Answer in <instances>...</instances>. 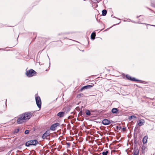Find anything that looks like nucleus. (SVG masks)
<instances>
[{
  "mask_svg": "<svg viewBox=\"0 0 155 155\" xmlns=\"http://www.w3.org/2000/svg\"><path fill=\"white\" fill-rule=\"evenodd\" d=\"M148 137L147 136H145L143 139V144L146 143L147 142Z\"/></svg>",
  "mask_w": 155,
  "mask_h": 155,
  "instance_id": "12",
  "label": "nucleus"
},
{
  "mask_svg": "<svg viewBox=\"0 0 155 155\" xmlns=\"http://www.w3.org/2000/svg\"><path fill=\"white\" fill-rule=\"evenodd\" d=\"M32 114L29 112H26L19 115L17 121L18 124H22L28 121L32 117Z\"/></svg>",
  "mask_w": 155,
  "mask_h": 155,
  "instance_id": "1",
  "label": "nucleus"
},
{
  "mask_svg": "<svg viewBox=\"0 0 155 155\" xmlns=\"http://www.w3.org/2000/svg\"><path fill=\"white\" fill-rule=\"evenodd\" d=\"M91 112L89 110H87L86 112V114L88 116H90L91 115Z\"/></svg>",
  "mask_w": 155,
  "mask_h": 155,
  "instance_id": "16",
  "label": "nucleus"
},
{
  "mask_svg": "<svg viewBox=\"0 0 155 155\" xmlns=\"http://www.w3.org/2000/svg\"><path fill=\"white\" fill-rule=\"evenodd\" d=\"M108 153V151H103L102 153V155H107Z\"/></svg>",
  "mask_w": 155,
  "mask_h": 155,
  "instance_id": "17",
  "label": "nucleus"
},
{
  "mask_svg": "<svg viewBox=\"0 0 155 155\" xmlns=\"http://www.w3.org/2000/svg\"><path fill=\"white\" fill-rule=\"evenodd\" d=\"M118 111V110L116 108H113L112 109L111 111L113 114L116 113Z\"/></svg>",
  "mask_w": 155,
  "mask_h": 155,
  "instance_id": "14",
  "label": "nucleus"
},
{
  "mask_svg": "<svg viewBox=\"0 0 155 155\" xmlns=\"http://www.w3.org/2000/svg\"><path fill=\"white\" fill-rule=\"evenodd\" d=\"M126 76L128 80H130V81H140L134 78H131L130 75L128 74L126 75Z\"/></svg>",
  "mask_w": 155,
  "mask_h": 155,
  "instance_id": "7",
  "label": "nucleus"
},
{
  "mask_svg": "<svg viewBox=\"0 0 155 155\" xmlns=\"http://www.w3.org/2000/svg\"><path fill=\"white\" fill-rule=\"evenodd\" d=\"M97 155H99V154H98Z\"/></svg>",
  "mask_w": 155,
  "mask_h": 155,
  "instance_id": "28",
  "label": "nucleus"
},
{
  "mask_svg": "<svg viewBox=\"0 0 155 155\" xmlns=\"http://www.w3.org/2000/svg\"><path fill=\"white\" fill-rule=\"evenodd\" d=\"M50 132L49 130H47L43 134L42 136V138L43 139H48V137L50 136Z\"/></svg>",
  "mask_w": 155,
  "mask_h": 155,
  "instance_id": "6",
  "label": "nucleus"
},
{
  "mask_svg": "<svg viewBox=\"0 0 155 155\" xmlns=\"http://www.w3.org/2000/svg\"><path fill=\"white\" fill-rule=\"evenodd\" d=\"M19 129H16V130H15V131H14V132L15 133H17L18 132H19Z\"/></svg>",
  "mask_w": 155,
  "mask_h": 155,
  "instance_id": "20",
  "label": "nucleus"
},
{
  "mask_svg": "<svg viewBox=\"0 0 155 155\" xmlns=\"http://www.w3.org/2000/svg\"><path fill=\"white\" fill-rule=\"evenodd\" d=\"M35 98L36 104L39 108L41 107V98L39 96H37L36 95H35Z\"/></svg>",
  "mask_w": 155,
  "mask_h": 155,
  "instance_id": "3",
  "label": "nucleus"
},
{
  "mask_svg": "<svg viewBox=\"0 0 155 155\" xmlns=\"http://www.w3.org/2000/svg\"><path fill=\"white\" fill-rule=\"evenodd\" d=\"M138 23H140L139 22H138Z\"/></svg>",
  "mask_w": 155,
  "mask_h": 155,
  "instance_id": "27",
  "label": "nucleus"
},
{
  "mask_svg": "<svg viewBox=\"0 0 155 155\" xmlns=\"http://www.w3.org/2000/svg\"><path fill=\"white\" fill-rule=\"evenodd\" d=\"M60 124L58 123L53 124L50 127V129L51 130L54 131L56 130L57 127Z\"/></svg>",
  "mask_w": 155,
  "mask_h": 155,
  "instance_id": "5",
  "label": "nucleus"
},
{
  "mask_svg": "<svg viewBox=\"0 0 155 155\" xmlns=\"http://www.w3.org/2000/svg\"><path fill=\"white\" fill-rule=\"evenodd\" d=\"M107 13V11L105 9H104L102 11V15L103 16H105Z\"/></svg>",
  "mask_w": 155,
  "mask_h": 155,
  "instance_id": "15",
  "label": "nucleus"
},
{
  "mask_svg": "<svg viewBox=\"0 0 155 155\" xmlns=\"http://www.w3.org/2000/svg\"><path fill=\"white\" fill-rule=\"evenodd\" d=\"M92 85H87L86 86H84L81 89V91H82L84 89H87L90 88L91 87H92L94 86V84H92Z\"/></svg>",
  "mask_w": 155,
  "mask_h": 155,
  "instance_id": "9",
  "label": "nucleus"
},
{
  "mask_svg": "<svg viewBox=\"0 0 155 155\" xmlns=\"http://www.w3.org/2000/svg\"><path fill=\"white\" fill-rule=\"evenodd\" d=\"M145 123L144 120L141 119L139 120V122L138 123L139 126H140L143 125Z\"/></svg>",
  "mask_w": 155,
  "mask_h": 155,
  "instance_id": "10",
  "label": "nucleus"
},
{
  "mask_svg": "<svg viewBox=\"0 0 155 155\" xmlns=\"http://www.w3.org/2000/svg\"><path fill=\"white\" fill-rule=\"evenodd\" d=\"M122 129H123V131H125L126 130L125 128L123 127Z\"/></svg>",
  "mask_w": 155,
  "mask_h": 155,
  "instance_id": "22",
  "label": "nucleus"
},
{
  "mask_svg": "<svg viewBox=\"0 0 155 155\" xmlns=\"http://www.w3.org/2000/svg\"><path fill=\"white\" fill-rule=\"evenodd\" d=\"M38 143V141L35 140H32L27 142L25 144L26 146L30 145H35Z\"/></svg>",
  "mask_w": 155,
  "mask_h": 155,
  "instance_id": "4",
  "label": "nucleus"
},
{
  "mask_svg": "<svg viewBox=\"0 0 155 155\" xmlns=\"http://www.w3.org/2000/svg\"><path fill=\"white\" fill-rule=\"evenodd\" d=\"M142 16H143V15H140V16H137V18H138L139 17H142Z\"/></svg>",
  "mask_w": 155,
  "mask_h": 155,
  "instance_id": "23",
  "label": "nucleus"
},
{
  "mask_svg": "<svg viewBox=\"0 0 155 155\" xmlns=\"http://www.w3.org/2000/svg\"><path fill=\"white\" fill-rule=\"evenodd\" d=\"M66 145L67 146V147L69 148L70 146L71 143H70L67 142L66 143Z\"/></svg>",
  "mask_w": 155,
  "mask_h": 155,
  "instance_id": "19",
  "label": "nucleus"
},
{
  "mask_svg": "<svg viewBox=\"0 0 155 155\" xmlns=\"http://www.w3.org/2000/svg\"><path fill=\"white\" fill-rule=\"evenodd\" d=\"M133 117L134 118H136V117L135 116H130L129 117V120H130L133 118Z\"/></svg>",
  "mask_w": 155,
  "mask_h": 155,
  "instance_id": "18",
  "label": "nucleus"
},
{
  "mask_svg": "<svg viewBox=\"0 0 155 155\" xmlns=\"http://www.w3.org/2000/svg\"><path fill=\"white\" fill-rule=\"evenodd\" d=\"M134 155H137V154H134Z\"/></svg>",
  "mask_w": 155,
  "mask_h": 155,
  "instance_id": "25",
  "label": "nucleus"
},
{
  "mask_svg": "<svg viewBox=\"0 0 155 155\" xmlns=\"http://www.w3.org/2000/svg\"><path fill=\"white\" fill-rule=\"evenodd\" d=\"M1 25V24H0V25Z\"/></svg>",
  "mask_w": 155,
  "mask_h": 155,
  "instance_id": "29",
  "label": "nucleus"
},
{
  "mask_svg": "<svg viewBox=\"0 0 155 155\" xmlns=\"http://www.w3.org/2000/svg\"><path fill=\"white\" fill-rule=\"evenodd\" d=\"M102 123V124L104 125H108L110 123V121L107 119L103 120Z\"/></svg>",
  "mask_w": 155,
  "mask_h": 155,
  "instance_id": "8",
  "label": "nucleus"
},
{
  "mask_svg": "<svg viewBox=\"0 0 155 155\" xmlns=\"http://www.w3.org/2000/svg\"><path fill=\"white\" fill-rule=\"evenodd\" d=\"M36 74L35 71L32 69L29 70H26L25 73L26 75L28 77H32L34 76Z\"/></svg>",
  "mask_w": 155,
  "mask_h": 155,
  "instance_id": "2",
  "label": "nucleus"
},
{
  "mask_svg": "<svg viewBox=\"0 0 155 155\" xmlns=\"http://www.w3.org/2000/svg\"><path fill=\"white\" fill-rule=\"evenodd\" d=\"M25 133L26 134H28L29 133V130H26L25 131Z\"/></svg>",
  "mask_w": 155,
  "mask_h": 155,
  "instance_id": "21",
  "label": "nucleus"
},
{
  "mask_svg": "<svg viewBox=\"0 0 155 155\" xmlns=\"http://www.w3.org/2000/svg\"><path fill=\"white\" fill-rule=\"evenodd\" d=\"M96 34L95 32H93L91 35V38L92 39L94 40L95 38Z\"/></svg>",
  "mask_w": 155,
  "mask_h": 155,
  "instance_id": "13",
  "label": "nucleus"
},
{
  "mask_svg": "<svg viewBox=\"0 0 155 155\" xmlns=\"http://www.w3.org/2000/svg\"><path fill=\"white\" fill-rule=\"evenodd\" d=\"M64 114V112H59L57 114V116L60 117H63Z\"/></svg>",
  "mask_w": 155,
  "mask_h": 155,
  "instance_id": "11",
  "label": "nucleus"
},
{
  "mask_svg": "<svg viewBox=\"0 0 155 155\" xmlns=\"http://www.w3.org/2000/svg\"><path fill=\"white\" fill-rule=\"evenodd\" d=\"M152 26H155V25H151Z\"/></svg>",
  "mask_w": 155,
  "mask_h": 155,
  "instance_id": "26",
  "label": "nucleus"
},
{
  "mask_svg": "<svg viewBox=\"0 0 155 155\" xmlns=\"http://www.w3.org/2000/svg\"><path fill=\"white\" fill-rule=\"evenodd\" d=\"M117 128L118 129H120V128H121V127H119H119H117Z\"/></svg>",
  "mask_w": 155,
  "mask_h": 155,
  "instance_id": "24",
  "label": "nucleus"
}]
</instances>
